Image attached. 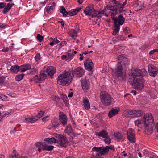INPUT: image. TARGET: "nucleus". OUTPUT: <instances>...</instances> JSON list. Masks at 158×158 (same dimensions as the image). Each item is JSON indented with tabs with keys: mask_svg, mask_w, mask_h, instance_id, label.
I'll return each mask as SVG.
<instances>
[{
	"mask_svg": "<svg viewBox=\"0 0 158 158\" xmlns=\"http://www.w3.org/2000/svg\"><path fill=\"white\" fill-rule=\"evenodd\" d=\"M147 71L144 69H137L133 68L129 73V75L133 78V86H135L136 84L139 83L140 81H144L143 78V76L147 74Z\"/></svg>",
	"mask_w": 158,
	"mask_h": 158,
	"instance_id": "1",
	"label": "nucleus"
},
{
	"mask_svg": "<svg viewBox=\"0 0 158 158\" xmlns=\"http://www.w3.org/2000/svg\"><path fill=\"white\" fill-rule=\"evenodd\" d=\"M110 14L111 16L112 19L114 22V31L113 33V35H115L119 31L120 26L122 25L125 21V18L121 15L118 17H115L116 15V8L114 7H111Z\"/></svg>",
	"mask_w": 158,
	"mask_h": 158,
	"instance_id": "2",
	"label": "nucleus"
},
{
	"mask_svg": "<svg viewBox=\"0 0 158 158\" xmlns=\"http://www.w3.org/2000/svg\"><path fill=\"white\" fill-rule=\"evenodd\" d=\"M118 58V62L116 68L115 69H113V71L118 77H119L122 80H124L125 79L126 74L123 72L122 64L123 63V62L126 61L127 59L123 55L119 56Z\"/></svg>",
	"mask_w": 158,
	"mask_h": 158,
	"instance_id": "3",
	"label": "nucleus"
},
{
	"mask_svg": "<svg viewBox=\"0 0 158 158\" xmlns=\"http://www.w3.org/2000/svg\"><path fill=\"white\" fill-rule=\"evenodd\" d=\"M72 78L73 76L71 72L64 71L58 77L57 82L62 86H67L71 84Z\"/></svg>",
	"mask_w": 158,
	"mask_h": 158,
	"instance_id": "4",
	"label": "nucleus"
},
{
	"mask_svg": "<svg viewBox=\"0 0 158 158\" xmlns=\"http://www.w3.org/2000/svg\"><path fill=\"white\" fill-rule=\"evenodd\" d=\"M45 143L52 144L56 143L61 147H64L67 142L66 138L63 135H58L56 138L54 137L50 138H46L44 140Z\"/></svg>",
	"mask_w": 158,
	"mask_h": 158,
	"instance_id": "5",
	"label": "nucleus"
},
{
	"mask_svg": "<svg viewBox=\"0 0 158 158\" xmlns=\"http://www.w3.org/2000/svg\"><path fill=\"white\" fill-rule=\"evenodd\" d=\"M106 7L104 9L101 11H97L93 7L89 8V17L92 18L97 17H99L103 15L108 17V15L106 12Z\"/></svg>",
	"mask_w": 158,
	"mask_h": 158,
	"instance_id": "6",
	"label": "nucleus"
},
{
	"mask_svg": "<svg viewBox=\"0 0 158 158\" xmlns=\"http://www.w3.org/2000/svg\"><path fill=\"white\" fill-rule=\"evenodd\" d=\"M110 147L106 146L105 147H94L92 150L96 152V155L98 156H101L102 155H106L110 149Z\"/></svg>",
	"mask_w": 158,
	"mask_h": 158,
	"instance_id": "7",
	"label": "nucleus"
},
{
	"mask_svg": "<svg viewBox=\"0 0 158 158\" xmlns=\"http://www.w3.org/2000/svg\"><path fill=\"white\" fill-rule=\"evenodd\" d=\"M101 101L102 104L105 106L110 105L111 100L110 96L107 93L103 92L100 95Z\"/></svg>",
	"mask_w": 158,
	"mask_h": 158,
	"instance_id": "8",
	"label": "nucleus"
},
{
	"mask_svg": "<svg viewBox=\"0 0 158 158\" xmlns=\"http://www.w3.org/2000/svg\"><path fill=\"white\" fill-rule=\"evenodd\" d=\"M114 7L115 8H116V15L117 14V12H118L119 13H123L125 12V10L123 9L124 8L118 4V3L117 5H115L114 6L112 5H108L106 6V8H107L106 9L107 13H110V8L111 7ZM124 14H125V13H124Z\"/></svg>",
	"mask_w": 158,
	"mask_h": 158,
	"instance_id": "9",
	"label": "nucleus"
},
{
	"mask_svg": "<svg viewBox=\"0 0 158 158\" xmlns=\"http://www.w3.org/2000/svg\"><path fill=\"white\" fill-rule=\"evenodd\" d=\"M127 137L131 143H135L136 141L135 134L132 128L129 129L127 131Z\"/></svg>",
	"mask_w": 158,
	"mask_h": 158,
	"instance_id": "10",
	"label": "nucleus"
},
{
	"mask_svg": "<svg viewBox=\"0 0 158 158\" xmlns=\"http://www.w3.org/2000/svg\"><path fill=\"white\" fill-rule=\"evenodd\" d=\"M154 121L153 118L151 114H147L143 117V121L144 125L152 124Z\"/></svg>",
	"mask_w": 158,
	"mask_h": 158,
	"instance_id": "11",
	"label": "nucleus"
},
{
	"mask_svg": "<svg viewBox=\"0 0 158 158\" xmlns=\"http://www.w3.org/2000/svg\"><path fill=\"white\" fill-rule=\"evenodd\" d=\"M148 72L149 75L154 77L158 73V68L152 64L149 65L148 67Z\"/></svg>",
	"mask_w": 158,
	"mask_h": 158,
	"instance_id": "12",
	"label": "nucleus"
},
{
	"mask_svg": "<svg viewBox=\"0 0 158 158\" xmlns=\"http://www.w3.org/2000/svg\"><path fill=\"white\" fill-rule=\"evenodd\" d=\"M85 71L84 69L81 67H78L75 69L73 73H72L73 76L79 77L84 75Z\"/></svg>",
	"mask_w": 158,
	"mask_h": 158,
	"instance_id": "13",
	"label": "nucleus"
},
{
	"mask_svg": "<svg viewBox=\"0 0 158 158\" xmlns=\"http://www.w3.org/2000/svg\"><path fill=\"white\" fill-rule=\"evenodd\" d=\"M46 74L44 72H41L40 73L39 77L37 75L35 76L34 79L36 82H38V81L44 80L46 78Z\"/></svg>",
	"mask_w": 158,
	"mask_h": 158,
	"instance_id": "14",
	"label": "nucleus"
},
{
	"mask_svg": "<svg viewBox=\"0 0 158 158\" xmlns=\"http://www.w3.org/2000/svg\"><path fill=\"white\" fill-rule=\"evenodd\" d=\"M81 83L84 91L87 92L89 87V81H86L85 79H83L81 80Z\"/></svg>",
	"mask_w": 158,
	"mask_h": 158,
	"instance_id": "15",
	"label": "nucleus"
},
{
	"mask_svg": "<svg viewBox=\"0 0 158 158\" xmlns=\"http://www.w3.org/2000/svg\"><path fill=\"white\" fill-rule=\"evenodd\" d=\"M59 119L60 121L64 126L67 124V119L66 116L63 112H60L59 115Z\"/></svg>",
	"mask_w": 158,
	"mask_h": 158,
	"instance_id": "16",
	"label": "nucleus"
},
{
	"mask_svg": "<svg viewBox=\"0 0 158 158\" xmlns=\"http://www.w3.org/2000/svg\"><path fill=\"white\" fill-rule=\"evenodd\" d=\"M119 110L120 109L118 107L112 108L108 113V116L110 118L112 117L117 114Z\"/></svg>",
	"mask_w": 158,
	"mask_h": 158,
	"instance_id": "17",
	"label": "nucleus"
},
{
	"mask_svg": "<svg viewBox=\"0 0 158 158\" xmlns=\"http://www.w3.org/2000/svg\"><path fill=\"white\" fill-rule=\"evenodd\" d=\"M56 69L54 67L49 66L46 69V72L50 76H52L55 73Z\"/></svg>",
	"mask_w": 158,
	"mask_h": 158,
	"instance_id": "18",
	"label": "nucleus"
},
{
	"mask_svg": "<svg viewBox=\"0 0 158 158\" xmlns=\"http://www.w3.org/2000/svg\"><path fill=\"white\" fill-rule=\"evenodd\" d=\"M152 125H144L145 126V132L146 134L149 135L152 133L153 128L152 127Z\"/></svg>",
	"mask_w": 158,
	"mask_h": 158,
	"instance_id": "19",
	"label": "nucleus"
},
{
	"mask_svg": "<svg viewBox=\"0 0 158 158\" xmlns=\"http://www.w3.org/2000/svg\"><path fill=\"white\" fill-rule=\"evenodd\" d=\"M145 81H140L138 84H136L134 88L138 91H140L143 89L144 88V83Z\"/></svg>",
	"mask_w": 158,
	"mask_h": 158,
	"instance_id": "20",
	"label": "nucleus"
},
{
	"mask_svg": "<svg viewBox=\"0 0 158 158\" xmlns=\"http://www.w3.org/2000/svg\"><path fill=\"white\" fill-rule=\"evenodd\" d=\"M81 7H77L75 9L71 10L69 11V14L70 16H74L78 13L81 9Z\"/></svg>",
	"mask_w": 158,
	"mask_h": 158,
	"instance_id": "21",
	"label": "nucleus"
},
{
	"mask_svg": "<svg viewBox=\"0 0 158 158\" xmlns=\"http://www.w3.org/2000/svg\"><path fill=\"white\" fill-rule=\"evenodd\" d=\"M37 120V118H36L35 116H31L28 117L26 118L23 121L25 122L33 123Z\"/></svg>",
	"mask_w": 158,
	"mask_h": 158,
	"instance_id": "22",
	"label": "nucleus"
},
{
	"mask_svg": "<svg viewBox=\"0 0 158 158\" xmlns=\"http://www.w3.org/2000/svg\"><path fill=\"white\" fill-rule=\"evenodd\" d=\"M96 135L103 138H106L108 135V133L104 130H102L96 133Z\"/></svg>",
	"mask_w": 158,
	"mask_h": 158,
	"instance_id": "23",
	"label": "nucleus"
},
{
	"mask_svg": "<svg viewBox=\"0 0 158 158\" xmlns=\"http://www.w3.org/2000/svg\"><path fill=\"white\" fill-rule=\"evenodd\" d=\"M83 106L85 109L86 110L89 109V101L88 99L86 97H84L83 99Z\"/></svg>",
	"mask_w": 158,
	"mask_h": 158,
	"instance_id": "24",
	"label": "nucleus"
},
{
	"mask_svg": "<svg viewBox=\"0 0 158 158\" xmlns=\"http://www.w3.org/2000/svg\"><path fill=\"white\" fill-rule=\"evenodd\" d=\"M14 5V3L12 2H9L8 3L7 5L5 7L3 11V13L4 14L6 13L9 11Z\"/></svg>",
	"mask_w": 158,
	"mask_h": 158,
	"instance_id": "25",
	"label": "nucleus"
},
{
	"mask_svg": "<svg viewBox=\"0 0 158 158\" xmlns=\"http://www.w3.org/2000/svg\"><path fill=\"white\" fill-rule=\"evenodd\" d=\"M10 69L12 73L15 74L17 73L18 72L20 71L19 66L17 65L11 66Z\"/></svg>",
	"mask_w": 158,
	"mask_h": 158,
	"instance_id": "26",
	"label": "nucleus"
},
{
	"mask_svg": "<svg viewBox=\"0 0 158 158\" xmlns=\"http://www.w3.org/2000/svg\"><path fill=\"white\" fill-rule=\"evenodd\" d=\"M123 116L126 118L133 117L132 110H127L124 111L123 113Z\"/></svg>",
	"mask_w": 158,
	"mask_h": 158,
	"instance_id": "27",
	"label": "nucleus"
},
{
	"mask_svg": "<svg viewBox=\"0 0 158 158\" xmlns=\"http://www.w3.org/2000/svg\"><path fill=\"white\" fill-rule=\"evenodd\" d=\"M68 33L69 35L72 37H76L77 35V31L73 29L69 30Z\"/></svg>",
	"mask_w": 158,
	"mask_h": 158,
	"instance_id": "28",
	"label": "nucleus"
},
{
	"mask_svg": "<svg viewBox=\"0 0 158 158\" xmlns=\"http://www.w3.org/2000/svg\"><path fill=\"white\" fill-rule=\"evenodd\" d=\"M20 70L21 72H24L26 71L29 69L31 68L29 64L22 65L19 66Z\"/></svg>",
	"mask_w": 158,
	"mask_h": 158,
	"instance_id": "29",
	"label": "nucleus"
},
{
	"mask_svg": "<svg viewBox=\"0 0 158 158\" xmlns=\"http://www.w3.org/2000/svg\"><path fill=\"white\" fill-rule=\"evenodd\" d=\"M132 116L139 117L141 116L142 114L143 113V111L141 110H132Z\"/></svg>",
	"mask_w": 158,
	"mask_h": 158,
	"instance_id": "30",
	"label": "nucleus"
},
{
	"mask_svg": "<svg viewBox=\"0 0 158 158\" xmlns=\"http://www.w3.org/2000/svg\"><path fill=\"white\" fill-rule=\"evenodd\" d=\"M52 127H53L56 128L59 125L58 122V119L56 118H54L51 121Z\"/></svg>",
	"mask_w": 158,
	"mask_h": 158,
	"instance_id": "31",
	"label": "nucleus"
},
{
	"mask_svg": "<svg viewBox=\"0 0 158 158\" xmlns=\"http://www.w3.org/2000/svg\"><path fill=\"white\" fill-rule=\"evenodd\" d=\"M143 123V121L142 120L138 119L134 121L135 125L140 128L142 127Z\"/></svg>",
	"mask_w": 158,
	"mask_h": 158,
	"instance_id": "32",
	"label": "nucleus"
},
{
	"mask_svg": "<svg viewBox=\"0 0 158 158\" xmlns=\"http://www.w3.org/2000/svg\"><path fill=\"white\" fill-rule=\"evenodd\" d=\"M44 143L43 150L50 151L53 149L54 146H48L47 144Z\"/></svg>",
	"mask_w": 158,
	"mask_h": 158,
	"instance_id": "33",
	"label": "nucleus"
},
{
	"mask_svg": "<svg viewBox=\"0 0 158 158\" xmlns=\"http://www.w3.org/2000/svg\"><path fill=\"white\" fill-rule=\"evenodd\" d=\"M19 157V155L18 153L15 152V150H13V154L9 155V158H18Z\"/></svg>",
	"mask_w": 158,
	"mask_h": 158,
	"instance_id": "34",
	"label": "nucleus"
},
{
	"mask_svg": "<svg viewBox=\"0 0 158 158\" xmlns=\"http://www.w3.org/2000/svg\"><path fill=\"white\" fill-rule=\"evenodd\" d=\"M60 12L63 14L64 16H66L69 15V11L68 12H67L65 8L63 7H61Z\"/></svg>",
	"mask_w": 158,
	"mask_h": 158,
	"instance_id": "35",
	"label": "nucleus"
},
{
	"mask_svg": "<svg viewBox=\"0 0 158 158\" xmlns=\"http://www.w3.org/2000/svg\"><path fill=\"white\" fill-rule=\"evenodd\" d=\"M24 75V74L23 73L16 75L15 77V80L17 81H19L22 80Z\"/></svg>",
	"mask_w": 158,
	"mask_h": 158,
	"instance_id": "36",
	"label": "nucleus"
},
{
	"mask_svg": "<svg viewBox=\"0 0 158 158\" xmlns=\"http://www.w3.org/2000/svg\"><path fill=\"white\" fill-rule=\"evenodd\" d=\"M94 67L93 63L92 60L89 59V75L93 73V71L91 70Z\"/></svg>",
	"mask_w": 158,
	"mask_h": 158,
	"instance_id": "37",
	"label": "nucleus"
},
{
	"mask_svg": "<svg viewBox=\"0 0 158 158\" xmlns=\"http://www.w3.org/2000/svg\"><path fill=\"white\" fill-rule=\"evenodd\" d=\"M53 41L51 42L50 43L51 46H53L54 44H56L59 42V41L57 40L56 38L52 39Z\"/></svg>",
	"mask_w": 158,
	"mask_h": 158,
	"instance_id": "38",
	"label": "nucleus"
},
{
	"mask_svg": "<svg viewBox=\"0 0 158 158\" xmlns=\"http://www.w3.org/2000/svg\"><path fill=\"white\" fill-rule=\"evenodd\" d=\"M139 4L137 2L135 3V8H136V10L137 11H139L141 9H142L143 7V6L142 4L140 5L139 6H138Z\"/></svg>",
	"mask_w": 158,
	"mask_h": 158,
	"instance_id": "39",
	"label": "nucleus"
},
{
	"mask_svg": "<svg viewBox=\"0 0 158 158\" xmlns=\"http://www.w3.org/2000/svg\"><path fill=\"white\" fill-rule=\"evenodd\" d=\"M72 130L70 125H68L67 126L66 129L65 130V133L69 134L72 131Z\"/></svg>",
	"mask_w": 158,
	"mask_h": 158,
	"instance_id": "40",
	"label": "nucleus"
},
{
	"mask_svg": "<svg viewBox=\"0 0 158 158\" xmlns=\"http://www.w3.org/2000/svg\"><path fill=\"white\" fill-rule=\"evenodd\" d=\"M84 65L85 68L88 70H89V60L88 59L85 61Z\"/></svg>",
	"mask_w": 158,
	"mask_h": 158,
	"instance_id": "41",
	"label": "nucleus"
},
{
	"mask_svg": "<svg viewBox=\"0 0 158 158\" xmlns=\"http://www.w3.org/2000/svg\"><path fill=\"white\" fill-rule=\"evenodd\" d=\"M44 143H43L41 142H37L35 143V146L37 147L42 148L43 149Z\"/></svg>",
	"mask_w": 158,
	"mask_h": 158,
	"instance_id": "42",
	"label": "nucleus"
},
{
	"mask_svg": "<svg viewBox=\"0 0 158 158\" xmlns=\"http://www.w3.org/2000/svg\"><path fill=\"white\" fill-rule=\"evenodd\" d=\"M44 113V111H40L38 114L36 116H35L36 117V118H37L38 119V118H41L43 116Z\"/></svg>",
	"mask_w": 158,
	"mask_h": 158,
	"instance_id": "43",
	"label": "nucleus"
},
{
	"mask_svg": "<svg viewBox=\"0 0 158 158\" xmlns=\"http://www.w3.org/2000/svg\"><path fill=\"white\" fill-rule=\"evenodd\" d=\"M61 98H62L64 103H66L68 101V99L67 96L64 95H62Z\"/></svg>",
	"mask_w": 158,
	"mask_h": 158,
	"instance_id": "44",
	"label": "nucleus"
},
{
	"mask_svg": "<svg viewBox=\"0 0 158 158\" xmlns=\"http://www.w3.org/2000/svg\"><path fill=\"white\" fill-rule=\"evenodd\" d=\"M104 141L105 143L107 144H109L111 143L110 139L107 136L106 138H105Z\"/></svg>",
	"mask_w": 158,
	"mask_h": 158,
	"instance_id": "45",
	"label": "nucleus"
},
{
	"mask_svg": "<svg viewBox=\"0 0 158 158\" xmlns=\"http://www.w3.org/2000/svg\"><path fill=\"white\" fill-rule=\"evenodd\" d=\"M74 55L73 54H70L69 53L68 54V56L67 57V60L68 61H69L70 60L72 59L74 57Z\"/></svg>",
	"mask_w": 158,
	"mask_h": 158,
	"instance_id": "46",
	"label": "nucleus"
},
{
	"mask_svg": "<svg viewBox=\"0 0 158 158\" xmlns=\"http://www.w3.org/2000/svg\"><path fill=\"white\" fill-rule=\"evenodd\" d=\"M51 99L54 101H56V102H59L60 100V98L59 97H57L55 96H52L51 97Z\"/></svg>",
	"mask_w": 158,
	"mask_h": 158,
	"instance_id": "47",
	"label": "nucleus"
},
{
	"mask_svg": "<svg viewBox=\"0 0 158 158\" xmlns=\"http://www.w3.org/2000/svg\"><path fill=\"white\" fill-rule=\"evenodd\" d=\"M126 40V38L123 35H119L117 38L116 41L124 40Z\"/></svg>",
	"mask_w": 158,
	"mask_h": 158,
	"instance_id": "48",
	"label": "nucleus"
},
{
	"mask_svg": "<svg viewBox=\"0 0 158 158\" xmlns=\"http://www.w3.org/2000/svg\"><path fill=\"white\" fill-rule=\"evenodd\" d=\"M84 13L85 15L87 16H89V7L88 6L84 10Z\"/></svg>",
	"mask_w": 158,
	"mask_h": 158,
	"instance_id": "49",
	"label": "nucleus"
},
{
	"mask_svg": "<svg viewBox=\"0 0 158 158\" xmlns=\"http://www.w3.org/2000/svg\"><path fill=\"white\" fill-rule=\"evenodd\" d=\"M43 37L40 34H38L37 36V39L39 42H41L43 40Z\"/></svg>",
	"mask_w": 158,
	"mask_h": 158,
	"instance_id": "50",
	"label": "nucleus"
},
{
	"mask_svg": "<svg viewBox=\"0 0 158 158\" xmlns=\"http://www.w3.org/2000/svg\"><path fill=\"white\" fill-rule=\"evenodd\" d=\"M118 3V2L116 1L115 0H111L109 1V4L107 5L106 6L108 5V6L112 5V4H115L116 5H117V3Z\"/></svg>",
	"mask_w": 158,
	"mask_h": 158,
	"instance_id": "51",
	"label": "nucleus"
},
{
	"mask_svg": "<svg viewBox=\"0 0 158 158\" xmlns=\"http://www.w3.org/2000/svg\"><path fill=\"white\" fill-rule=\"evenodd\" d=\"M54 8V6H48L47 8L46 11L48 12L49 11L53 10Z\"/></svg>",
	"mask_w": 158,
	"mask_h": 158,
	"instance_id": "52",
	"label": "nucleus"
},
{
	"mask_svg": "<svg viewBox=\"0 0 158 158\" xmlns=\"http://www.w3.org/2000/svg\"><path fill=\"white\" fill-rule=\"evenodd\" d=\"M35 60L36 61H38L40 59V56L39 53L36 54L35 57Z\"/></svg>",
	"mask_w": 158,
	"mask_h": 158,
	"instance_id": "53",
	"label": "nucleus"
},
{
	"mask_svg": "<svg viewBox=\"0 0 158 158\" xmlns=\"http://www.w3.org/2000/svg\"><path fill=\"white\" fill-rule=\"evenodd\" d=\"M50 119V116H47L46 117H44L42 120L43 122H46L48 121Z\"/></svg>",
	"mask_w": 158,
	"mask_h": 158,
	"instance_id": "54",
	"label": "nucleus"
},
{
	"mask_svg": "<svg viewBox=\"0 0 158 158\" xmlns=\"http://www.w3.org/2000/svg\"><path fill=\"white\" fill-rule=\"evenodd\" d=\"M10 112L8 111L3 112L2 113H1V116L2 117H5L7 115H8L10 114Z\"/></svg>",
	"mask_w": 158,
	"mask_h": 158,
	"instance_id": "55",
	"label": "nucleus"
},
{
	"mask_svg": "<svg viewBox=\"0 0 158 158\" xmlns=\"http://www.w3.org/2000/svg\"><path fill=\"white\" fill-rule=\"evenodd\" d=\"M158 52V50L157 49H156L152 50H151L149 52V54L150 55H151L153 54L155 52Z\"/></svg>",
	"mask_w": 158,
	"mask_h": 158,
	"instance_id": "56",
	"label": "nucleus"
},
{
	"mask_svg": "<svg viewBox=\"0 0 158 158\" xmlns=\"http://www.w3.org/2000/svg\"><path fill=\"white\" fill-rule=\"evenodd\" d=\"M66 43V42L65 41H62L61 43L59 44V48H61Z\"/></svg>",
	"mask_w": 158,
	"mask_h": 158,
	"instance_id": "57",
	"label": "nucleus"
},
{
	"mask_svg": "<svg viewBox=\"0 0 158 158\" xmlns=\"http://www.w3.org/2000/svg\"><path fill=\"white\" fill-rule=\"evenodd\" d=\"M6 6V3L4 2H0V9L4 8Z\"/></svg>",
	"mask_w": 158,
	"mask_h": 158,
	"instance_id": "58",
	"label": "nucleus"
},
{
	"mask_svg": "<svg viewBox=\"0 0 158 158\" xmlns=\"http://www.w3.org/2000/svg\"><path fill=\"white\" fill-rule=\"evenodd\" d=\"M115 136L119 139H121L122 137L121 134L119 132L116 133L115 134Z\"/></svg>",
	"mask_w": 158,
	"mask_h": 158,
	"instance_id": "59",
	"label": "nucleus"
},
{
	"mask_svg": "<svg viewBox=\"0 0 158 158\" xmlns=\"http://www.w3.org/2000/svg\"><path fill=\"white\" fill-rule=\"evenodd\" d=\"M0 98L2 100H4L6 98V97L2 94H0Z\"/></svg>",
	"mask_w": 158,
	"mask_h": 158,
	"instance_id": "60",
	"label": "nucleus"
},
{
	"mask_svg": "<svg viewBox=\"0 0 158 158\" xmlns=\"http://www.w3.org/2000/svg\"><path fill=\"white\" fill-rule=\"evenodd\" d=\"M127 1L126 0L122 4H120V3L118 2V4L123 7L124 8V6L127 4Z\"/></svg>",
	"mask_w": 158,
	"mask_h": 158,
	"instance_id": "61",
	"label": "nucleus"
},
{
	"mask_svg": "<svg viewBox=\"0 0 158 158\" xmlns=\"http://www.w3.org/2000/svg\"><path fill=\"white\" fill-rule=\"evenodd\" d=\"M5 79V78L4 77L2 76L0 77V83L3 82Z\"/></svg>",
	"mask_w": 158,
	"mask_h": 158,
	"instance_id": "62",
	"label": "nucleus"
},
{
	"mask_svg": "<svg viewBox=\"0 0 158 158\" xmlns=\"http://www.w3.org/2000/svg\"><path fill=\"white\" fill-rule=\"evenodd\" d=\"M129 30V29L128 27H126L124 29L123 31L126 33H127L128 32V31Z\"/></svg>",
	"mask_w": 158,
	"mask_h": 158,
	"instance_id": "63",
	"label": "nucleus"
},
{
	"mask_svg": "<svg viewBox=\"0 0 158 158\" xmlns=\"http://www.w3.org/2000/svg\"><path fill=\"white\" fill-rule=\"evenodd\" d=\"M155 128L156 129V131L158 132V122L157 123L156 125L155 126Z\"/></svg>",
	"mask_w": 158,
	"mask_h": 158,
	"instance_id": "64",
	"label": "nucleus"
}]
</instances>
